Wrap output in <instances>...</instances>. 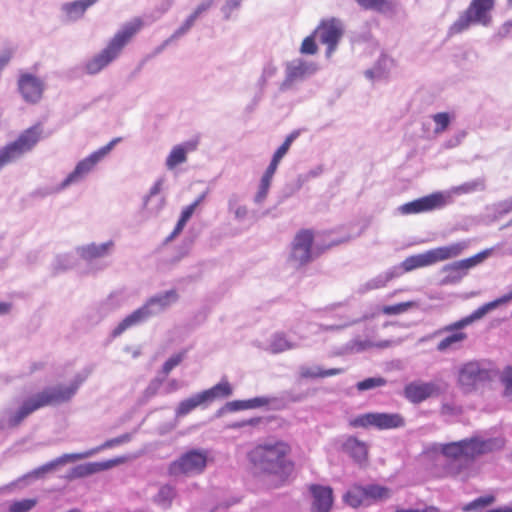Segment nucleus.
<instances>
[{"label": "nucleus", "mask_w": 512, "mask_h": 512, "mask_svg": "<svg viewBox=\"0 0 512 512\" xmlns=\"http://www.w3.org/2000/svg\"><path fill=\"white\" fill-rule=\"evenodd\" d=\"M85 379L86 375L77 374L68 386L47 387L23 400L17 407L4 408L0 413V431L17 428L29 415L40 408L70 401Z\"/></svg>", "instance_id": "f257e3e1"}, {"label": "nucleus", "mask_w": 512, "mask_h": 512, "mask_svg": "<svg viewBox=\"0 0 512 512\" xmlns=\"http://www.w3.org/2000/svg\"><path fill=\"white\" fill-rule=\"evenodd\" d=\"M501 448L499 439L475 436L442 444L440 452L447 459L446 473L455 477L466 474L477 458Z\"/></svg>", "instance_id": "f03ea898"}, {"label": "nucleus", "mask_w": 512, "mask_h": 512, "mask_svg": "<svg viewBox=\"0 0 512 512\" xmlns=\"http://www.w3.org/2000/svg\"><path fill=\"white\" fill-rule=\"evenodd\" d=\"M290 453L291 446L287 442L269 440L254 447L248 459L256 471L285 480L294 468V463L288 458Z\"/></svg>", "instance_id": "7ed1b4c3"}, {"label": "nucleus", "mask_w": 512, "mask_h": 512, "mask_svg": "<svg viewBox=\"0 0 512 512\" xmlns=\"http://www.w3.org/2000/svg\"><path fill=\"white\" fill-rule=\"evenodd\" d=\"M512 299V291L498 299L485 303L477 308L472 314L458 321L443 326L436 330L433 334L422 338L421 341L436 337L442 334L446 336L437 344L436 350L441 353L456 352L463 348V343L468 339L467 333L462 329L470 325L476 320L481 319L490 311L496 309L499 305L507 303Z\"/></svg>", "instance_id": "20e7f679"}, {"label": "nucleus", "mask_w": 512, "mask_h": 512, "mask_svg": "<svg viewBox=\"0 0 512 512\" xmlns=\"http://www.w3.org/2000/svg\"><path fill=\"white\" fill-rule=\"evenodd\" d=\"M142 26L143 22L140 18H135L125 23L109 41L107 46L85 63V72L89 75H95L115 61L122 53L124 47L141 30Z\"/></svg>", "instance_id": "39448f33"}, {"label": "nucleus", "mask_w": 512, "mask_h": 512, "mask_svg": "<svg viewBox=\"0 0 512 512\" xmlns=\"http://www.w3.org/2000/svg\"><path fill=\"white\" fill-rule=\"evenodd\" d=\"M179 296L175 289L155 294L147 299V301L138 309L127 315L112 330L111 337L117 338L126 330L138 326L152 317H155L176 303Z\"/></svg>", "instance_id": "423d86ee"}, {"label": "nucleus", "mask_w": 512, "mask_h": 512, "mask_svg": "<svg viewBox=\"0 0 512 512\" xmlns=\"http://www.w3.org/2000/svg\"><path fill=\"white\" fill-rule=\"evenodd\" d=\"M348 239L332 240L324 246L316 245L313 247L314 234L310 229H302L296 233L292 242L288 263L295 269H299L312 262L325 250L337 246Z\"/></svg>", "instance_id": "0eeeda50"}, {"label": "nucleus", "mask_w": 512, "mask_h": 512, "mask_svg": "<svg viewBox=\"0 0 512 512\" xmlns=\"http://www.w3.org/2000/svg\"><path fill=\"white\" fill-rule=\"evenodd\" d=\"M131 439H132V434L125 433V434H122V435H120L118 437H115V438H112V439H108L103 444H101L100 446H98L96 448H93L91 450H88L86 452L63 454L62 456H60V457H58V458H56V459H54V460H52V461H50V462L40 466V467L35 468L34 470L28 472L27 474H25L22 477L18 478L15 482H12L7 487L15 486L16 484H19V483H21L23 481L41 479L47 473H50L53 470H55L56 467L59 466V465H64V464H66L67 462H70V461H75V460L85 459V458L91 457V456L95 455L96 453H98V452H100V451H102L104 449L112 448L114 446H118V445L127 443Z\"/></svg>", "instance_id": "6e6552de"}, {"label": "nucleus", "mask_w": 512, "mask_h": 512, "mask_svg": "<svg viewBox=\"0 0 512 512\" xmlns=\"http://www.w3.org/2000/svg\"><path fill=\"white\" fill-rule=\"evenodd\" d=\"M495 0H472L467 9L450 26L449 35L466 31L471 25L489 26L492 22L491 11Z\"/></svg>", "instance_id": "1a4fd4ad"}, {"label": "nucleus", "mask_w": 512, "mask_h": 512, "mask_svg": "<svg viewBox=\"0 0 512 512\" xmlns=\"http://www.w3.org/2000/svg\"><path fill=\"white\" fill-rule=\"evenodd\" d=\"M42 129L39 125L32 126L19 137L0 149V171L7 165L19 160L31 151L40 139Z\"/></svg>", "instance_id": "9d476101"}, {"label": "nucleus", "mask_w": 512, "mask_h": 512, "mask_svg": "<svg viewBox=\"0 0 512 512\" xmlns=\"http://www.w3.org/2000/svg\"><path fill=\"white\" fill-rule=\"evenodd\" d=\"M492 379L491 370L484 362L471 360L458 368L457 384L462 392L469 394L475 392L481 385Z\"/></svg>", "instance_id": "9b49d317"}, {"label": "nucleus", "mask_w": 512, "mask_h": 512, "mask_svg": "<svg viewBox=\"0 0 512 512\" xmlns=\"http://www.w3.org/2000/svg\"><path fill=\"white\" fill-rule=\"evenodd\" d=\"M465 247L466 244L460 242L431 249L425 253L412 255L407 257L402 262V268L404 271L409 272L420 267L429 266L436 262L447 260L460 255Z\"/></svg>", "instance_id": "f8f14e48"}, {"label": "nucleus", "mask_w": 512, "mask_h": 512, "mask_svg": "<svg viewBox=\"0 0 512 512\" xmlns=\"http://www.w3.org/2000/svg\"><path fill=\"white\" fill-rule=\"evenodd\" d=\"M121 141L120 137L112 139L108 144L91 153L79 161L74 170L60 183L59 189H66L72 184L79 183L103 160L114 146Z\"/></svg>", "instance_id": "ddd939ff"}, {"label": "nucleus", "mask_w": 512, "mask_h": 512, "mask_svg": "<svg viewBox=\"0 0 512 512\" xmlns=\"http://www.w3.org/2000/svg\"><path fill=\"white\" fill-rule=\"evenodd\" d=\"M208 460V452L204 449H191L171 462L168 472L171 476H194L201 474Z\"/></svg>", "instance_id": "4468645a"}, {"label": "nucleus", "mask_w": 512, "mask_h": 512, "mask_svg": "<svg viewBox=\"0 0 512 512\" xmlns=\"http://www.w3.org/2000/svg\"><path fill=\"white\" fill-rule=\"evenodd\" d=\"M232 394V388L227 381H221L210 389L199 392L182 400L175 410L176 417H183L200 405L212 402L216 398H225Z\"/></svg>", "instance_id": "2eb2a0df"}, {"label": "nucleus", "mask_w": 512, "mask_h": 512, "mask_svg": "<svg viewBox=\"0 0 512 512\" xmlns=\"http://www.w3.org/2000/svg\"><path fill=\"white\" fill-rule=\"evenodd\" d=\"M318 70L316 63L302 58H295L285 64V78L279 86L283 92L293 89L298 83H301L314 75Z\"/></svg>", "instance_id": "dca6fc26"}, {"label": "nucleus", "mask_w": 512, "mask_h": 512, "mask_svg": "<svg viewBox=\"0 0 512 512\" xmlns=\"http://www.w3.org/2000/svg\"><path fill=\"white\" fill-rule=\"evenodd\" d=\"M350 424L353 427L367 428L373 426L379 430H386L403 427L405 419L398 413L370 412L359 415Z\"/></svg>", "instance_id": "f3484780"}, {"label": "nucleus", "mask_w": 512, "mask_h": 512, "mask_svg": "<svg viewBox=\"0 0 512 512\" xmlns=\"http://www.w3.org/2000/svg\"><path fill=\"white\" fill-rule=\"evenodd\" d=\"M452 201L449 192H435L399 206L398 211L403 215L427 212L443 208Z\"/></svg>", "instance_id": "a211bd4d"}, {"label": "nucleus", "mask_w": 512, "mask_h": 512, "mask_svg": "<svg viewBox=\"0 0 512 512\" xmlns=\"http://www.w3.org/2000/svg\"><path fill=\"white\" fill-rule=\"evenodd\" d=\"M490 252L491 249H486L467 259H462L445 265L441 270V272L445 274L441 283L447 285L460 282L467 274L468 270L481 263L490 254Z\"/></svg>", "instance_id": "6ab92c4d"}, {"label": "nucleus", "mask_w": 512, "mask_h": 512, "mask_svg": "<svg viewBox=\"0 0 512 512\" xmlns=\"http://www.w3.org/2000/svg\"><path fill=\"white\" fill-rule=\"evenodd\" d=\"M344 33L343 23L338 18H330L322 20L314 34L318 40L327 45L326 56L331 57L332 53L336 50L340 39Z\"/></svg>", "instance_id": "aec40b11"}, {"label": "nucleus", "mask_w": 512, "mask_h": 512, "mask_svg": "<svg viewBox=\"0 0 512 512\" xmlns=\"http://www.w3.org/2000/svg\"><path fill=\"white\" fill-rule=\"evenodd\" d=\"M18 89L26 102L35 104L42 98L44 82L32 74L25 73L19 77Z\"/></svg>", "instance_id": "412c9836"}, {"label": "nucleus", "mask_w": 512, "mask_h": 512, "mask_svg": "<svg viewBox=\"0 0 512 512\" xmlns=\"http://www.w3.org/2000/svg\"><path fill=\"white\" fill-rule=\"evenodd\" d=\"M438 392V386L433 382L414 381L404 387V396L411 403L418 404Z\"/></svg>", "instance_id": "4be33fe9"}, {"label": "nucleus", "mask_w": 512, "mask_h": 512, "mask_svg": "<svg viewBox=\"0 0 512 512\" xmlns=\"http://www.w3.org/2000/svg\"><path fill=\"white\" fill-rule=\"evenodd\" d=\"M309 490L312 496L310 512H330L333 504L332 489L328 486L313 484Z\"/></svg>", "instance_id": "5701e85b"}, {"label": "nucleus", "mask_w": 512, "mask_h": 512, "mask_svg": "<svg viewBox=\"0 0 512 512\" xmlns=\"http://www.w3.org/2000/svg\"><path fill=\"white\" fill-rule=\"evenodd\" d=\"M122 460L120 458L110 459L102 462H90L85 464H80L73 467L67 476L68 479H76V478H84L90 476L92 474L108 470L119 463Z\"/></svg>", "instance_id": "b1692460"}, {"label": "nucleus", "mask_w": 512, "mask_h": 512, "mask_svg": "<svg viewBox=\"0 0 512 512\" xmlns=\"http://www.w3.org/2000/svg\"><path fill=\"white\" fill-rule=\"evenodd\" d=\"M114 248V242L109 240L104 243H89L86 245L78 246L76 248L77 255L85 261H92L94 259L104 258L108 256Z\"/></svg>", "instance_id": "393cba45"}, {"label": "nucleus", "mask_w": 512, "mask_h": 512, "mask_svg": "<svg viewBox=\"0 0 512 512\" xmlns=\"http://www.w3.org/2000/svg\"><path fill=\"white\" fill-rule=\"evenodd\" d=\"M198 140H189L183 142L182 144L176 145L170 151L168 157L166 158L165 165L167 169L172 170L176 166L186 162L187 154L189 152H193L197 149Z\"/></svg>", "instance_id": "a878e982"}, {"label": "nucleus", "mask_w": 512, "mask_h": 512, "mask_svg": "<svg viewBox=\"0 0 512 512\" xmlns=\"http://www.w3.org/2000/svg\"><path fill=\"white\" fill-rule=\"evenodd\" d=\"M393 344L391 340H383L379 342H374L371 339H361L360 337H355L348 341L345 345L346 352L349 353H360L370 348L376 347L380 349L388 348Z\"/></svg>", "instance_id": "bb28decb"}, {"label": "nucleus", "mask_w": 512, "mask_h": 512, "mask_svg": "<svg viewBox=\"0 0 512 512\" xmlns=\"http://www.w3.org/2000/svg\"><path fill=\"white\" fill-rule=\"evenodd\" d=\"M343 450L349 454L356 462H363L367 458V445L355 437H348L343 443Z\"/></svg>", "instance_id": "cd10ccee"}, {"label": "nucleus", "mask_w": 512, "mask_h": 512, "mask_svg": "<svg viewBox=\"0 0 512 512\" xmlns=\"http://www.w3.org/2000/svg\"><path fill=\"white\" fill-rule=\"evenodd\" d=\"M344 372L342 368L322 369L320 366L309 367L302 365L299 367V376L302 379L324 378L335 376Z\"/></svg>", "instance_id": "c85d7f7f"}, {"label": "nucleus", "mask_w": 512, "mask_h": 512, "mask_svg": "<svg viewBox=\"0 0 512 512\" xmlns=\"http://www.w3.org/2000/svg\"><path fill=\"white\" fill-rule=\"evenodd\" d=\"M297 344L288 340L286 335L282 332L274 333L269 340L267 350L273 354L285 352L287 350L297 348Z\"/></svg>", "instance_id": "c756f323"}, {"label": "nucleus", "mask_w": 512, "mask_h": 512, "mask_svg": "<svg viewBox=\"0 0 512 512\" xmlns=\"http://www.w3.org/2000/svg\"><path fill=\"white\" fill-rule=\"evenodd\" d=\"M362 8L381 14L393 13L396 3L393 0H355Z\"/></svg>", "instance_id": "7c9ffc66"}, {"label": "nucleus", "mask_w": 512, "mask_h": 512, "mask_svg": "<svg viewBox=\"0 0 512 512\" xmlns=\"http://www.w3.org/2000/svg\"><path fill=\"white\" fill-rule=\"evenodd\" d=\"M98 0H76L63 5V10L67 16L73 20L81 18L85 11L94 5Z\"/></svg>", "instance_id": "2f4dec72"}, {"label": "nucleus", "mask_w": 512, "mask_h": 512, "mask_svg": "<svg viewBox=\"0 0 512 512\" xmlns=\"http://www.w3.org/2000/svg\"><path fill=\"white\" fill-rule=\"evenodd\" d=\"M343 500L346 504L353 508H357L361 505H366V499L364 489L362 485L352 486L343 496Z\"/></svg>", "instance_id": "473e14b6"}, {"label": "nucleus", "mask_w": 512, "mask_h": 512, "mask_svg": "<svg viewBox=\"0 0 512 512\" xmlns=\"http://www.w3.org/2000/svg\"><path fill=\"white\" fill-rule=\"evenodd\" d=\"M366 505H369L371 501L384 500L389 498L390 491L388 488L380 486V485H366L363 486Z\"/></svg>", "instance_id": "72a5a7b5"}, {"label": "nucleus", "mask_w": 512, "mask_h": 512, "mask_svg": "<svg viewBox=\"0 0 512 512\" xmlns=\"http://www.w3.org/2000/svg\"><path fill=\"white\" fill-rule=\"evenodd\" d=\"M76 265L74 255L66 253L57 255L52 263V271L54 275L68 271Z\"/></svg>", "instance_id": "f704fd0d"}, {"label": "nucleus", "mask_w": 512, "mask_h": 512, "mask_svg": "<svg viewBox=\"0 0 512 512\" xmlns=\"http://www.w3.org/2000/svg\"><path fill=\"white\" fill-rule=\"evenodd\" d=\"M485 189V180L477 178L469 182H465L459 186L453 187L448 191L451 195L454 194H468L476 191H483Z\"/></svg>", "instance_id": "c9c22d12"}, {"label": "nucleus", "mask_w": 512, "mask_h": 512, "mask_svg": "<svg viewBox=\"0 0 512 512\" xmlns=\"http://www.w3.org/2000/svg\"><path fill=\"white\" fill-rule=\"evenodd\" d=\"M298 135H299V133L297 131H293L286 137V139L282 143V145L275 151V153L272 157V160L269 164L270 166L277 169L279 162L285 156V154L288 152L291 144L298 137Z\"/></svg>", "instance_id": "e433bc0d"}, {"label": "nucleus", "mask_w": 512, "mask_h": 512, "mask_svg": "<svg viewBox=\"0 0 512 512\" xmlns=\"http://www.w3.org/2000/svg\"><path fill=\"white\" fill-rule=\"evenodd\" d=\"M176 496V490L173 486L166 484L160 487L154 497V502L165 508L169 507Z\"/></svg>", "instance_id": "4c0bfd02"}, {"label": "nucleus", "mask_w": 512, "mask_h": 512, "mask_svg": "<svg viewBox=\"0 0 512 512\" xmlns=\"http://www.w3.org/2000/svg\"><path fill=\"white\" fill-rule=\"evenodd\" d=\"M413 302H402L395 305L383 306L381 308H377V311L372 314H367L369 319L379 314L380 312L386 315H398L408 311L409 308L413 306Z\"/></svg>", "instance_id": "58836bf2"}, {"label": "nucleus", "mask_w": 512, "mask_h": 512, "mask_svg": "<svg viewBox=\"0 0 512 512\" xmlns=\"http://www.w3.org/2000/svg\"><path fill=\"white\" fill-rule=\"evenodd\" d=\"M500 383L504 387L502 395L512 398V366H506L500 374Z\"/></svg>", "instance_id": "ea45409f"}, {"label": "nucleus", "mask_w": 512, "mask_h": 512, "mask_svg": "<svg viewBox=\"0 0 512 512\" xmlns=\"http://www.w3.org/2000/svg\"><path fill=\"white\" fill-rule=\"evenodd\" d=\"M386 384L387 380L383 377H370L359 381L356 384V388L358 391H367L377 387L385 386Z\"/></svg>", "instance_id": "a19ab883"}, {"label": "nucleus", "mask_w": 512, "mask_h": 512, "mask_svg": "<svg viewBox=\"0 0 512 512\" xmlns=\"http://www.w3.org/2000/svg\"><path fill=\"white\" fill-rule=\"evenodd\" d=\"M495 497L493 495H486L476 498L475 500L467 503L463 507V511L469 512V511H475L484 507H487L494 503Z\"/></svg>", "instance_id": "79ce46f5"}, {"label": "nucleus", "mask_w": 512, "mask_h": 512, "mask_svg": "<svg viewBox=\"0 0 512 512\" xmlns=\"http://www.w3.org/2000/svg\"><path fill=\"white\" fill-rule=\"evenodd\" d=\"M163 382L164 377L157 376L153 378L143 392L142 402H147L149 399L154 397L159 392Z\"/></svg>", "instance_id": "37998d69"}, {"label": "nucleus", "mask_w": 512, "mask_h": 512, "mask_svg": "<svg viewBox=\"0 0 512 512\" xmlns=\"http://www.w3.org/2000/svg\"><path fill=\"white\" fill-rule=\"evenodd\" d=\"M305 184V178H300L298 175L294 180L285 184L282 189V197L289 198L298 192Z\"/></svg>", "instance_id": "c03bdc74"}, {"label": "nucleus", "mask_w": 512, "mask_h": 512, "mask_svg": "<svg viewBox=\"0 0 512 512\" xmlns=\"http://www.w3.org/2000/svg\"><path fill=\"white\" fill-rule=\"evenodd\" d=\"M386 285L384 279L382 278L381 274L377 275L376 277L366 281L365 283L361 284L358 287L357 292L359 294H365L371 290L382 288Z\"/></svg>", "instance_id": "a18cd8bd"}, {"label": "nucleus", "mask_w": 512, "mask_h": 512, "mask_svg": "<svg viewBox=\"0 0 512 512\" xmlns=\"http://www.w3.org/2000/svg\"><path fill=\"white\" fill-rule=\"evenodd\" d=\"M432 119L436 124V127L434 129V132L436 134L445 131L451 122V117L447 112L436 113L432 116Z\"/></svg>", "instance_id": "49530a36"}, {"label": "nucleus", "mask_w": 512, "mask_h": 512, "mask_svg": "<svg viewBox=\"0 0 512 512\" xmlns=\"http://www.w3.org/2000/svg\"><path fill=\"white\" fill-rule=\"evenodd\" d=\"M486 214L483 216V221L486 224H490L492 222L497 221L501 217H503L505 214L501 211V209L498 207L497 203H494L492 205L486 206L485 208Z\"/></svg>", "instance_id": "de8ad7c7"}, {"label": "nucleus", "mask_w": 512, "mask_h": 512, "mask_svg": "<svg viewBox=\"0 0 512 512\" xmlns=\"http://www.w3.org/2000/svg\"><path fill=\"white\" fill-rule=\"evenodd\" d=\"M244 409H248L247 400H234L231 402H227L224 407L217 411L216 415L220 417L225 411L234 412Z\"/></svg>", "instance_id": "09e8293b"}, {"label": "nucleus", "mask_w": 512, "mask_h": 512, "mask_svg": "<svg viewBox=\"0 0 512 512\" xmlns=\"http://www.w3.org/2000/svg\"><path fill=\"white\" fill-rule=\"evenodd\" d=\"M36 505V500L34 499H23L20 501L14 502L10 508V512H28Z\"/></svg>", "instance_id": "8fccbe9b"}, {"label": "nucleus", "mask_w": 512, "mask_h": 512, "mask_svg": "<svg viewBox=\"0 0 512 512\" xmlns=\"http://www.w3.org/2000/svg\"><path fill=\"white\" fill-rule=\"evenodd\" d=\"M183 360V354H175L171 356L162 366L161 373H163V377L167 376L176 366H178Z\"/></svg>", "instance_id": "3c124183"}, {"label": "nucleus", "mask_w": 512, "mask_h": 512, "mask_svg": "<svg viewBox=\"0 0 512 512\" xmlns=\"http://www.w3.org/2000/svg\"><path fill=\"white\" fill-rule=\"evenodd\" d=\"M164 205V197H155L154 201L150 205L144 206V208L149 216H157L163 209Z\"/></svg>", "instance_id": "603ef678"}, {"label": "nucleus", "mask_w": 512, "mask_h": 512, "mask_svg": "<svg viewBox=\"0 0 512 512\" xmlns=\"http://www.w3.org/2000/svg\"><path fill=\"white\" fill-rule=\"evenodd\" d=\"M369 319V316L367 314H364L361 318L359 319H353V320H350L348 322H345V323H342V324H333V325H327V326H324V330L325 331H339V330H342L344 328H347L349 326H352L354 324H357L361 321H364V320H368Z\"/></svg>", "instance_id": "864d4df0"}, {"label": "nucleus", "mask_w": 512, "mask_h": 512, "mask_svg": "<svg viewBox=\"0 0 512 512\" xmlns=\"http://www.w3.org/2000/svg\"><path fill=\"white\" fill-rule=\"evenodd\" d=\"M300 52L302 54H309V55H314L317 52V45H316L314 37L312 35L306 37L303 40V42L301 44Z\"/></svg>", "instance_id": "5fc2aeb1"}, {"label": "nucleus", "mask_w": 512, "mask_h": 512, "mask_svg": "<svg viewBox=\"0 0 512 512\" xmlns=\"http://www.w3.org/2000/svg\"><path fill=\"white\" fill-rule=\"evenodd\" d=\"M162 184H163L162 179H159L154 183V185L151 187V189L149 191V194L144 199V206L150 205L154 201L155 197H160L159 193H160Z\"/></svg>", "instance_id": "6e6d98bb"}, {"label": "nucleus", "mask_w": 512, "mask_h": 512, "mask_svg": "<svg viewBox=\"0 0 512 512\" xmlns=\"http://www.w3.org/2000/svg\"><path fill=\"white\" fill-rule=\"evenodd\" d=\"M59 188H60V184L57 185V186H54V187L38 188L35 191H33L32 196L33 197L44 198V197H46L48 195L55 194V193H58V192L63 190V189H59Z\"/></svg>", "instance_id": "4d7b16f0"}, {"label": "nucleus", "mask_w": 512, "mask_h": 512, "mask_svg": "<svg viewBox=\"0 0 512 512\" xmlns=\"http://www.w3.org/2000/svg\"><path fill=\"white\" fill-rule=\"evenodd\" d=\"M241 2L242 0H226L225 4L221 8L225 19L230 18V14L232 13V11L238 9L241 5Z\"/></svg>", "instance_id": "13d9d810"}, {"label": "nucleus", "mask_w": 512, "mask_h": 512, "mask_svg": "<svg viewBox=\"0 0 512 512\" xmlns=\"http://www.w3.org/2000/svg\"><path fill=\"white\" fill-rule=\"evenodd\" d=\"M269 189V185L260 182L258 186V191L254 196V202L258 205L262 204L267 198Z\"/></svg>", "instance_id": "bf43d9fd"}, {"label": "nucleus", "mask_w": 512, "mask_h": 512, "mask_svg": "<svg viewBox=\"0 0 512 512\" xmlns=\"http://www.w3.org/2000/svg\"><path fill=\"white\" fill-rule=\"evenodd\" d=\"M405 271L402 268V263L399 266H394L390 268L385 273L381 274L382 278L384 279L385 283L387 284L390 280H392L395 277L400 276Z\"/></svg>", "instance_id": "052dcab7"}, {"label": "nucleus", "mask_w": 512, "mask_h": 512, "mask_svg": "<svg viewBox=\"0 0 512 512\" xmlns=\"http://www.w3.org/2000/svg\"><path fill=\"white\" fill-rule=\"evenodd\" d=\"M270 403V399L268 397H255L247 400V408L254 409L266 406Z\"/></svg>", "instance_id": "680f3d73"}, {"label": "nucleus", "mask_w": 512, "mask_h": 512, "mask_svg": "<svg viewBox=\"0 0 512 512\" xmlns=\"http://www.w3.org/2000/svg\"><path fill=\"white\" fill-rule=\"evenodd\" d=\"M193 27L192 24H190L188 21H184V23L174 31V33L171 35V39H179L181 37H183L184 35H186L189 30Z\"/></svg>", "instance_id": "e2e57ef3"}, {"label": "nucleus", "mask_w": 512, "mask_h": 512, "mask_svg": "<svg viewBox=\"0 0 512 512\" xmlns=\"http://www.w3.org/2000/svg\"><path fill=\"white\" fill-rule=\"evenodd\" d=\"M260 422L259 418H251L247 420L237 421L231 423L228 427L232 429H239L245 426H255Z\"/></svg>", "instance_id": "0e129e2a"}, {"label": "nucleus", "mask_w": 512, "mask_h": 512, "mask_svg": "<svg viewBox=\"0 0 512 512\" xmlns=\"http://www.w3.org/2000/svg\"><path fill=\"white\" fill-rule=\"evenodd\" d=\"M276 170H277L276 168L268 165V167L266 168L264 174L262 175V177L260 179V182L271 186L272 179H273V176H274Z\"/></svg>", "instance_id": "69168bd1"}, {"label": "nucleus", "mask_w": 512, "mask_h": 512, "mask_svg": "<svg viewBox=\"0 0 512 512\" xmlns=\"http://www.w3.org/2000/svg\"><path fill=\"white\" fill-rule=\"evenodd\" d=\"M322 172H323L322 167L317 166V167L311 169L310 171H308L307 173L299 174V176H300V178H305V183H307L311 179L316 178L319 175H321Z\"/></svg>", "instance_id": "338daca9"}, {"label": "nucleus", "mask_w": 512, "mask_h": 512, "mask_svg": "<svg viewBox=\"0 0 512 512\" xmlns=\"http://www.w3.org/2000/svg\"><path fill=\"white\" fill-rule=\"evenodd\" d=\"M173 41H175V39H171V36L169 38H167L166 40H164L159 46H157L156 48H154V50L152 51V53L150 55L147 56V58H152V57H155L159 54H161L165 48L171 44Z\"/></svg>", "instance_id": "774afa93"}]
</instances>
